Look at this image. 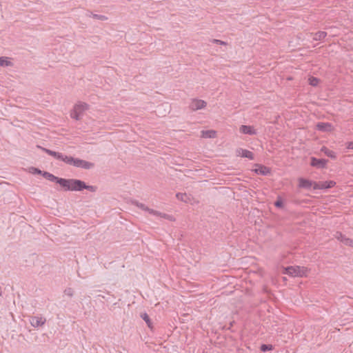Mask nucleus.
Masks as SVG:
<instances>
[{
  "label": "nucleus",
  "instance_id": "nucleus-36",
  "mask_svg": "<svg viewBox=\"0 0 353 353\" xmlns=\"http://www.w3.org/2000/svg\"><path fill=\"white\" fill-rule=\"evenodd\" d=\"M234 321L230 322V327H228V330H230L231 327L234 325Z\"/></svg>",
  "mask_w": 353,
  "mask_h": 353
},
{
  "label": "nucleus",
  "instance_id": "nucleus-31",
  "mask_svg": "<svg viewBox=\"0 0 353 353\" xmlns=\"http://www.w3.org/2000/svg\"><path fill=\"white\" fill-rule=\"evenodd\" d=\"M343 244L353 247V240L346 237V239H343Z\"/></svg>",
  "mask_w": 353,
  "mask_h": 353
},
{
  "label": "nucleus",
  "instance_id": "nucleus-11",
  "mask_svg": "<svg viewBox=\"0 0 353 353\" xmlns=\"http://www.w3.org/2000/svg\"><path fill=\"white\" fill-rule=\"evenodd\" d=\"M41 175L46 179L49 180L50 181L55 182L60 185L61 181L62 178H59L58 176H54V174L46 172L43 171L41 173Z\"/></svg>",
  "mask_w": 353,
  "mask_h": 353
},
{
  "label": "nucleus",
  "instance_id": "nucleus-35",
  "mask_svg": "<svg viewBox=\"0 0 353 353\" xmlns=\"http://www.w3.org/2000/svg\"><path fill=\"white\" fill-rule=\"evenodd\" d=\"M347 148L353 150V141L348 142Z\"/></svg>",
  "mask_w": 353,
  "mask_h": 353
},
{
  "label": "nucleus",
  "instance_id": "nucleus-14",
  "mask_svg": "<svg viewBox=\"0 0 353 353\" xmlns=\"http://www.w3.org/2000/svg\"><path fill=\"white\" fill-rule=\"evenodd\" d=\"M254 172L258 174L267 176L270 174V169L268 167L260 165L257 168L254 170Z\"/></svg>",
  "mask_w": 353,
  "mask_h": 353
},
{
  "label": "nucleus",
  "instance_id": "nucleus-18",
  "mask_svg": "<svg viewBox=\"0 0 353 353\" xmlns=\"http://www.w3.org/2000/svg\"><path fill=\"white\" fill-rule=\"evenodd\" d=\"M216 131L212 130L201 131V137L203 138H214L216 137Z\"/></svg>",
  "mask_w": 353,
  "mask_h": 353
},
{
  "label": "nucleus",
  "instance_id": "nucleus-27",
  "mask_svg": "<svg viewBox=\"0 0 353 353\" xmlns=\"http://www.w3.org/2000/svg\"><path fill=\"white\" fill-rule=\"evenodd\" d=\"M154 215L161 216L165 219H167V220H169L171 221H174L175 220V219L174 218V216L172 215L162 213V212H160V214H154Z\"/></svg>",
  "mask_w": 353,
  "mask_h": 353
},
{
  "label": "nucleus",
  "instance_id": "nucleus-32",
  "mask_svg": "<svg viewBox=\"0 0 353 353\" xmlns=\"http://www.w3.org/2000/svg\"><path fill=\"white\" fill-rule=\"evenodd\" d=\"M64 293L65 295L72 297L73 296L74 291L72 288H68L64 290Z\"/></svg>",
  "mask_w": 353,
  "mask_h": 353
},
{
  "label": "nucleus",
  "instance_id": "nucleus-25",
  "mask_svg": "<svg viewBox=\"0 0 353 353\" xmlns=\"http://www.w3.org/2000/svg\"><path fill=\"white\" fill-rule=\"evenodd\" d=\"M274 347L271 344H262L260 347V350L261 352H265L267 351H270L273 350Z\"/></svg>",
  "mask_w": 353,
  "mask_h": 353
},
{
  "label": "nucleus",
  "instance_id": "nucleus-24",
  "mask_svg": "<svg viewBox=\"0 0 353 353\" xmlns=\"http://www.w3.org/2000/svg\"><path fill=\"white\" fill-rule=\"evenodd\" d=\"M309 84L312 86H317L320 80L319 79L314 77H310L308 79Z\"/></svg>",
  "mask_w": 353,
  "mask_h": 353
},
{
  "label": "nucleus",
  "instance_id": "nucleus-34",
  "mask_svg": "<svg viewBox=\"0 0 353 353\" xmlns=\"http://www.w3.org/2000/svg\"><path fill=\"white\" fill-rule=\"evenodd\" d=\"M212 42L215 43L221 44V45H225L226 44V43L225 41H221V40H219V39H213Z\"/></svg>",
  "mask_w": 353,
  "mask_h": 353
},
{
  "label": "nucleus",
  "instance_id": "nucleus-4",
  "mask_svg": "<svg viewBox=\"0 0 353 353\" xmlns=\"http://www.w3.org/2000/svg\"><path fill=\"white\" fill-rule=\"evenodd\" d=\"M328 160L325 159H317L314 157H310V165L317 169H323L327 167Z\"/></svg>",
  "mask_w": 353,
  "mask_h": 353
},
{
  "label": "nucleus",
  "instance_id": "nucleus-3",
  "mask_svg": "<svg viewBox=\"0 0 353 353\" xmlns=\"http://www.w3.org/2000/svg\"><path fill=\"white\" fill-rule=\"evenodd\" d=\"M307 269L301 266H288L285 268L284 274L291 276H305Z\"/></svg>",
  "mask_w": 353,
  "mask_h": 353
},
{
  "label": "nucleus",
  "instance_id": "nucleus-10",
  "mask_svg": "<svg viewBox=\"0 0 353 353\" xmlns=\"http://www.w3.org/2000/svg\"><path fill=\"white\" fill-rule=\"evenodd\" d=\"M239 131L248 135H256L257 134L256 130L251 125H242L240 126Z\"/></svg>",
  "mask_w": 353,
  "mask_h": 353
},
{
  "label": "nucleus",
  "instance_id": "nucleus-2",
  "mask_svg": "<svg viewBox=\"0 0 353 353\" xmlns=\"http://www.w3.org/2000/svg\"><path fill=\"white\" fill-rule=\"evenodd\" d=\"M67 159V164L72 165L77 168H81L85 170H90L94 168V163L78 158H74L69 156Z\"/></svg>",
  "mask_w": 353,
  "mask_h": 353
},
{
  "label": "nucleus",
  "instance_id": "nucleus-33",
  "mask_svg": "<svg viewBox=\"0 0 353 353\" xmlns=\"http://www.w3.org/2000/svg\"><path fill=\"white\" fill-rule=\"evenodd\" d=\"M38 147L39 148H41L43 151H44L46 153H47L48 154L51 155V153H52V150L47 149V148H42V147H40V146H38Z\"/></svg>",
  "mask_w": 353,
  "mask_h": 353
},
{
  "label": "nucleus",
  "instance_id": "nucleus-15",
  "mask_svg": "<svg viewBox=\"0 0 353 353\" xmlns=\"http://www.w3.org/2000/svg\"><path fill=\"white\" fill-rule=\"evenodd\" d=\"M74 108H75V111H79L83 114V112L88 109L89 105L84 102H79L74 106Z\"/></svg>",
  "mask_w": 353,
  "mask_h": 353
},
{
  "label": "nucleus",
  "instance_id": "nucleus-22",
  "mask_svg": "<svg viewBox=\"0 0 353 353\" xmlns=\"http://www.w3.org/2000/svg\"><path fill=\"white\" fill-rule=\"evenodd\" d=\"M70 117L72 119L79 121L81 119L82 114H81L79 111H75V108H74L70 113Z\"/></svg>",
  "mask_w": 353,
  "mask_h": 353
},
{
  "label": "nucleus",
  "instance_id": "nucleus-20",
  "mask_svg": "<svg viewBox=\"0 0 353 353\" xmlns=\"http://www.w3.org/2000/svg\"><path fill=\"white\" fill-rule=\"evenodd\" d=\"M327 36V32L324 31H319L314 34L313 39L315 41H321Z\"/></svg>",
  "mask_w": 353,
  "mask_h": 353
},
{
  "label": "nucleus",
  "instance_id": "nucleus-29",
  "mask_svg": "<svg viewBox=\"0 0 353 353\" xmlns=\"http://www.w3.org/2000/svg\"><path fill=\"white\" fill-rule=\"evenodd\" d=\"M274 205L276 208H281L283 207V201L281 198L279 197L274 202Z\"/></svg>",
  "mask_w": 353,
  "mask_h": 353
},
{
  "label": "nucleus",
  "instance_id": "nucleus-5",
  "mask_svg": "<svg viewBox=\"0 0 353 353\" xmlns=\"http://www.w3.org/2000/svg\"><path fill=\"white\" fill-rule=\"evenodd\" d=\"M336 182L334 181H325L314 182V190H325L334 187Z\"/></svg>",
  "mask_w": 353,
  "mask_h": 353
},
{
  "label": "nucleus",
  "instance_id": "nucleus-13",
  "mask_svg": "<svg viewBox=\"0 0 353 353\" xmlns=\"http://www.w3.org/2000/svg\"><path fill=\"white\" fill-rule=\"evenodd\" d=\"M133 203L136 205L139 208L144 211H147L151 214H160V212L150 209L148 207L145 206L143 203H139L138 201H134L133 202Z\"/></svg>",
  "mask_w": 353,
  "mask_h": 353
},
{
  "label": "nucleus",
  "instance_id": "nucleus-26",
  "mask_svg": "<svg viewBox=\"0 0 353 353\" xmlns=\"http://www.w3.org/2000/svg\"><path fill=\"white\" fill-rule=\"evenodd\" d=\"M88 16H90V17L92 16L94 19L101 20V21H105L108 19V17H105V15L92 14V12H90Z\"/></svg>",
  "mask_w": 353,
  "mask_h": 353
},
{
  "label": "nucleus",
  "instance_id": "nucleus-28",
  "mask_svg": "<svg viewBox=\"0 0 353 353\" xmlns=\"http://www.w3.org/2000/svg\"><path fill=\"white\" fill-rule=\"evenodd\" d=\"M42 172L43 171L39 168H37L34 167L30 168V172H31L32 174L41 175Z\"/></svg>",
  "mask_w": 353,
  "mask_h": 353
},
{
  "label": "nucleus",
  "instance_id": "nucleus-9",
  "mask_svg": "<svg viewBox=\"0 0 353 353\" xmlns=\"http://www.w3.org/2000/svg\"><path fill=\"white\" fill-rule=\"evenodd\" d=\"M316 126L318 130L323 132H330L333 129L332 125L327 122H319Z\"/></svg>",
  "mask_w": 353,
  "mask_h": 353
},
{
  "label": "nucleus",
  "instance_id": "nucleus-17",
  "mask_svg": "<svg viewBox=\"0 0 353 353\" xmlns=\"http://www.w3.org/2000/svg\"><path fill=\"white\" fill-rule=\"evenodd\" d=\"M321 151L332 159H335L336 158V153L325 146L322 147Z\"/></svg>",
  "mask_w": 353,
  "mask_h": 353
},
{
  "label": "nucleus",
  "instance_id": "nucleus-12",
  "mask_svg": "<svg viewBox=\"0 0 353 353\" xmlns=\"http://www.w3.org/2000/svg\"><path fill=\"white\" fill-rule=\"evenodd\" d=\"M236 153L238 156L248 158L250 160H252L254 159V154L252 152L245 149L239 148L236 150Z\"/></svg>",
  "mask_w": 353,
  "mask_h": 353
},
{
  "label": "nucleus",
  "instance_id": "nucleus-8",
  "mask_svg": "<svg viewBox=\"0 0 353 353\" xmlns=\"http://www.w3.org/2000/svg\"><path fill=\"white\" fill-rule=\"evenodd\" d=\"M30 323L34 327H38L45 324L46 319L37 316H31Z\"/></svg>",
  "mask_w": 353,
  "mask_h": 353
},
{
  "label": "nucleus",
  "instance_id": "nucleus-7",
  "mask_svg": "<svg viewBox=\"0 0 353 353\" xmlns=\"http://www.w3.org/2000/svg\"><path fill=\"white\" fill-rule=\"evenodd\" d=\"M298 181L299 187L305 190H310L312 187L313 188L315 182L302 177L299 178Z\"/></svg>",
  "mask_w": 353,
  "mask_h": 353
},
{
  "label": "nucleus",
  "instance_id": "nucleus-23",
  "mask_svg": "<svg viewBox=\"0 0 353 353\" xmlns=\"http://www.w3.org/2000/svg\"><path fill=\"white\" fill-rule=\"evenodd\" d=\"M176 198L183 202H188L189 199V196L186 193H181L179 192L176 194Z\"/></svg>",
  "mask_w": 353,
  "mask_h": 353
},
{
  "label": "nucleus",
  "instance_id": "nucleus-21",
  "mask_svg": "<svg viewBox=\"0 0 353 353\" xmlns=\"http://www.w3.org/2000/svg\"><path fill=\"white\" fill-rule=\"evenodd\" d=\"M12 65L11 61L8 60V58L6 57H0V66L6 67Z\"/></svg>",
  "mask_w": 353,
  "mask_h": 353
},
{
  "label": "nucleus",
  "instance_id": "nucleus-30",
  "mask_svg": "<svg viewBox=\"0 0 353 353\" xmlns=\"http://www.w3.org/2000/svg\"><path fill=\"white\" fill-rule=\"evenodd\" d=\"M335 237L339 240L340 241H341L343 243V239H346V236L345 235H343L341 232H336V234H335Z\"/></svg>",
  "mask_w": 353,
  "mask_h": 353
},
{
  "label": "nucleus",
  "instance_id": "nucleus-6",
  "mask_svg": "<svg viewBox=\"0 0 353 353\" xmlns=\"http://www.w3.org/2000/svg\"><path fill=\"white\" fill-rule=\"evenodd\" d=\"M207 103L205 101L201 99H193L190 103V108L193 110H199L204 108L206 106Z\"/></svg>",
  "mask_w": 353,
  "mask_h": 353
},
{
  "label": "nucleus",
  "instance_id": "nucleus-16",
  "mask_svg": "<svg viewBox=\"0 0 353 353\" xmlns=\"http://www.w3.org/2000/svg\"><path fill=\"white\" fill-rule=\"evenodd\" d=\"M50 156H52L56 159L65 162V163H67L66 158L69 157V156L64 155L62 153L55 152V151H52Z\"/></svg>",
  "mask_w": 353,
  "mask_h": 353
},
{
  "label": "nucleus",
  "instance_id": "nucleus-19",
  "mask_svg": "<svg viewBox=\"0 0 353 353\" xmlns=\"http://www.w3.org/2000/svg\"><path fill=\"white\" fill-rule=\"evenodd\" d=\"M141 318L146 323L148 327L149 328H150L151 330H152V328H153L152 323V321H151L150 316L148 315V314L145 312L141 314Z\"/></svg>",
  "mask_w": 353,
  "mask_h": 353
},
{
  "label": "nucleus",
  "instance_id": "nucleus-1",
  "mask_svg": "<svg viewBox=\"0 0 353 353\" xmlns=\"http://www.w3.org/2000/svg\"><path fill=\"white\" fill-rule=\"evenodd\" d=\"M60 185L65 191H82L88 190L90 192H95L97 190V187L95 185H87L85 182L82 180L77 179H63L62 178Z\"/></svg>",
  "mask_w": 353,
  "mask_h": 353
}]
</instances>
